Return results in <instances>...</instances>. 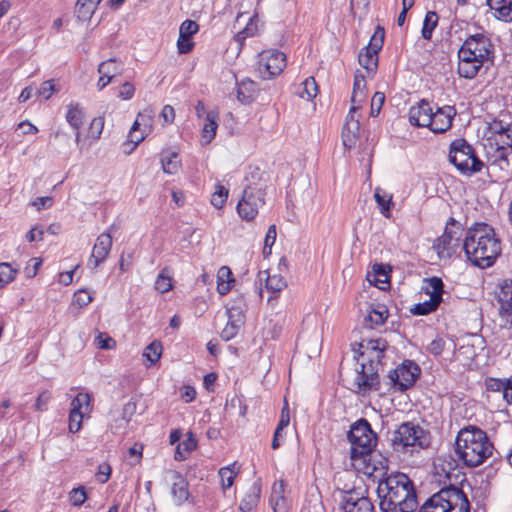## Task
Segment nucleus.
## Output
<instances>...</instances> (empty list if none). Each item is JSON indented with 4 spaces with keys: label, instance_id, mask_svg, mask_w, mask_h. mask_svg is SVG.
<instances>
[{
    "label": "nucleus",
    "instance_id": "nucleus-1",
    "mask_svg": "<svg viewBox=\"0 0 512 512\" xmlns=\"http://www.w3.org/2000/svg\"><path fill=\"white\" fill-rule=\"evenodd\" d=\"M377 496L381 512H414L418 507L414 483L404 473H392L381 479Z\"/></svg>",
    "mask_w": 512,
    "mask_h": 512
},
{
    "label": "nucleus",
    "instance_id": "nucleus-2",
    "mask_svg": "<svg viewBox=\"0 0 512 512\" xmlns=\"http://www.w3.org/2000/svg\"><path fill=\"white\" fill-rule=\"evenodd\" d=\"M463 249L467 259L482 269L491 267L502 252L501 240L485 222H476L466 230Z\"/></svg>",
    "mask_w": 512,
    "mask_h": 512
},
{
    "label": "nucleus",
    "instance_id": "nucleus-3",
    "mask_svg": "<svg viewBox=\"0 0 512 512\" xmlns=\"http://www.w3.org/2000/svg\"><path fill=\"white\" fill-rule=\"evenodd\" d=\"M359 349H365L359 352L360 357L367 356L361 364L360 371L357 372L355 385L357 392L366 395L371 392H378L379 395H387L385 392V378L380 380V372L383 371L382 359L388 347V343L383 338L363 340L358 344Z\"/></svg>",
    "mask_w": 512,
    "mask_h": 512
},
{
    "label": "nucleus",
    "instance_id": "nucleus-4",
    "mask_svg": "<svg viewBox=\"0 0 512 512\" xmlns=\"http://www.w3.org/2000/svg\"><path fill=\"white\" fill-rule=\"evenodd\" d=\"M495 46L486 32L469 35L458 50V74L473 79L485 63L493 64Z\"/></svg>",
    "mask_w": 512,
    "mask_h": 512
},
{
    "label": "nucleus",
    "instance_id": "nucleus-5",
    "mask_svg": "<svg viewBox=\"0 0 512 512\" xmlns=\"http://www.w3.org/2000/svg\"><path fill=\"white\" fill-rule=\"evenodd\" d=\"M455 452L468 467H477L489 457H493L494 460L497 456L500 457L487 433L476 426H468L459 431L455 441Z\"/></svg>",
    "mask_w": 512,
    "mask_h": 512
},
{
    "label": "nucleus",
    "instance_id": "nucleus-6",
    "mask_svg": "<svg viewBox=\"0 0 512 512\" xmlns=\"http://www.w3.org/2000/svg\"><path fill=\"white\" fill-rule=\"evenodd\" d=\"M418 512H470V502L462 489L450 484L428 498Z\"/></svg>",
    "mask_w": 512,
    "mask_h": 512
},
{
    "label": "nucleus",
    "instance_id": "nucleus-7",
    "mask_svg": "<svg viewBox=\"0 0 512 512\" xmlns=\"http://www.w3.org/2000/svg\"><path fill=\"white\" fill-rule=\"evenodd\" d=\"M348 440L351 443V459L366 462L377 444V434L372 430L367 419L360 418L351 426Z\"/></svg>",
    "mask_w": 512,
    "mask_h": 512
},
{
    "label": "nucleus",
    "instance_id": "nucleus-8",
    "mask_svg": "<svg viewBox=\"0 0 512 512\" xmlns=\"http://www.w3.org/2000/svg\"><path fill=\"white\" fill-rule=\"evenodd\" d=\"M449 161L460 173L468 176L480 172L484 166L475 149L463 138L455 139L450 144Z\"/></svg>",
    "mask_w": 512,
    "mask_h": 512
},
{
    "label": "nucleus",
    "instance_id": "nucleus-9",
    "mask_svg": "<svg viewBox=\"0 0 512 512\" xmlns=\"http://www.w3.org/2000/svg\"><path fill=\"white\" fill-rule=\"evenodd\" d=\"M391 443L396 451H405L407 447L425 449L431 443V435L420 425L404 422L393 432Z\"/></svg>",
    "mask_w": 512,
    "mask_h": 512
},
{
    "label": "nucleus",
    "instance_id": "nucleus-10",
    "mask_svg": "<svg viewBox=\"0 0 512 512\" xmlns=\"http://www.w3.org/2000/svg\"><path fill=\"white\" fill-rule=\"evenodd\" d=\"M420 367L411 360H405L385 377V392H405L413 387L420 375Z\"/></svg>",
    "mask_w": 512,
    "mask_h": 512
},
{
    "label": "nucleus",
    "instance_id": "nucleus-11",
    "mask_svg": "<svg viewBox=\"0 0 512 512\" xmlns=\"http://www.w3.org/2000/svg\"><path fill=\"white\" fill-rule=\"evenodd\" d=\"M463 228L460 222L450 217L445 226L444 233L433 243L439 258H450L460 246V236Z\"/></svg>",
    "mask_w": 512,
    "mask_h": 512
},
{
    "label": "nucleus",
    "instance_id": "nucleus-12",
    "mask_svg": "<svg viewBox=\"0 0 512 512\" xmlns=\"http://www.w3.org/2000/svg\"><path fill=\"white\" fill-rule=\"evenodd\" d=\"M384 38V28L377 26L368 45L359 53L358 62L368 74H374L377 70L378 53L383 47Z\"/></svg>",
    "mask_w": 512,
    "mask_h": 512
},
{
    "label": "nucleus",
    "instance_id": "nucleus-13",
    "mask_svg": "<svg viewBox=\"0 0 512 512\" xmlns=\"http://www.w3.org/2000/svg\"><path fill=\"white\" fill-rule=\"evenodd\" d=\"M264 190L257 186H246L241 200L237 204V212L245 221H252L258 209L264 204Z\"/></svg>",
    "mask_w": 512,
    "mask_h": 512
},
{
    "label": "nucleus",
    "instance_id": "nucleus-14",
    "mask_svg": "<svg viewBox=\"0 0 512 512\" xmlns=\"http://www.w3.org/2000/svg\"><path fill=\"white\" fill-rule=\"evenodd\" d=\"M286 67V55L278 50L263 51L259 59V71L264 79L279 75Z\"/></svg>",
    "mask_w": 512,
    "mask_h": 512
},
{
    "label": "nucleus",
    "instance_id": "nucleus-15",
    "mask_svg": "<svg viewBox=\"0 0 512 512\" xmlns=\"http://www.w3.org/2000/svg\"><path fill=\"white\" fill-rule=\"evenodd\" d=\"M340 510L342 512H375V507L369 497L353 489L344 495Z\"/></svg>",
    "mask_w": 512,
    "mask_h": 512
},
{
    "label": "nucleus",
    "instance_id": "nucleus-16",
    "mask_svg": "<svg viewBox=\"0 0 512 512\" xmlns=\"http://www.w3.org/2000/svg\"><path fill=\"white\" fill-rule=\"evenodd\" d=\"M114 229V225H111L107 232L102 233L96 239V243L94 244L92 254L88 261V265L91 266L92 269L97 268L108 256L112 247L111 233Z\"/></svg>",
    "mask_w": 512,
    "mask_h": 512
},
{
    "label": "nucleus",
    "instance_id": "nucleus-17",
    "mask_svg": "<svg viewBox=\"0 0 512 512\" xmlns=\"http://www.w3.org/2000/svg\"><path fill=\"white\" fill-rule=\"evenodd\" d=\"M456 109L454 106L445 105L438 108L433 114L427 127L434 133H444L449 130L452 126V121L456 115Z\"/></svg>",
    "mask_w": 512,
    "mask_h": 512
},
{
    "label": "nucleus",
    "instance_id": "nucleus-18",
    "mask_svg": "<svg viewBox=\"0 0 512 512\" xmlns=\"http://www.w3.org/2000/svg\"><path fill=\"white\" fill-rule=\"evenodd\" d=\"M169 475L171 481V495L173 501L175 505L180 506L186 501H188L190 496L188 489V481L181 473L175 470L169 471Z\"/></svg>",
    "mask_w": 512,
    "mask_h": 512
},
{
    "label": "nucleus",
    "instance_id": "nucleus-19",
    "mask_svg": "<svg viewBox=\"0 0 512 512\" xmlns=\"http://www.w3.org/2000/svg\"><path fill=\"white\" fill-rule=\"evenodd\" d=\"M199 31V25L193 20H185L179 28L177 48L180 54H187L192 51L194 42L192 36Z\"/></svg>",
    "mask_w": 512,
    "mask_h": 512
},
{
    "label": "nucleus",
    "instance_id": "nucleus-20",
    "mask_svg": "<svg viewBox=\"0 0 512 512\" xmlns=\"http://www.w3.org/2000/svg\"><path fill=\"white\" fill-rule=\"evenodd\" d=\"M433 114V109L430 103L422 99L416 105H413L409 109V122L411 125L416 127H427L431 124L430 118Z\"/></svg>",
    "mask_w": 512,
    "mask_h": 512
},
{
    "label": "nucleus",
    "instance_id": "nucleus-21",
    "mask_svg": "<svg viewBox=\"0 0 512 512\" xmlns=\"http://www.w3.org/2000/svg\"><path fill=\"white\" fill-rule=\"evenodd\" d=\"M512 154V149L506 146H497L492 142L487 150V158L491 165L499 166L500 169H506L509 166L508 157Z\"/></svg>",
    "mask_w": 512,
    "mask_h": 512
},
{
    "label": "nucleus",
    "instance_id": "nucleus-22",
    "mask_svg": "<svg viewBox=\"0 0 512 512\" xmlns=\"http://www.w3.org/2000/svg\"><path fill=\"white\" fill-rule=\"evenodd\" d=\"M499 314L506 324L512 326V280L501 288L499 293Z\"/></svg>",
    "mask_w": 512,
    "mask_h": 512
},
{
    "label": "nucleus",
    "instance_id": "nucleus-23",
    "mask_svg": "<svg viewBox=\"0 0 512 512\" xmlns=\"http://www.w3.org/2000/svg\"><path fill=\"white\" fill-rule=\"evenodd\" d=\"M261 490L262 487L260 481H255L241 499L239 510L241 512H251L253 509H255L260 501Z\"/></svg>",
    "mask_w": 512,
    "mask_h": 512
},
{
    "label": "nucleus",
    "instance_id": "nucleus-24",
    "mask_svg": "<svg viewBox=\"0 0 512 512\" xmlns=\"http://www.w3.org/2000/svg\"><path fill=\"white\" fill-rule=\"evenodd\" d=\"M493 16L503 22H512V0H487Z\"/></svg>",
    "mask_w": 512,
    "mask_h": 512
},
{
    "label": "nucleus",
    "instance_id": "nucleus-25",
    "mask_svg": "<svg viewBox=\"0 0 512 512\" xmlns=\"http://www.w3.org/2000/svg\"><path fill=\"white\" fill-rule=\"evenodd\" d=\"M219 113L216 110H210L206 113L205 122L202 128V139L206 144L210 143L218 128Z\"/></svg>",
    "mask_w": 512,
    "mask_h": 512
},
{
    "label": "nucleus",
    "instance_id": "nucleus-26",
    "mask_svg": "<svg viewBox=\"0 0 512 512\" xmlns=\"http://www.w3.org/2000/svg\"><path fill=\"white\" fill-rule=\"evenodd\" d=\"M228 321L243 326L245 323V303L242 297L234 299L227 307Z\"/></svg>",
    "mask_w": 512,
    "mask_h": 512
},
{
    "label": "nucleus",
    "instance_id": "nucleus-27",
    "mask_svg": "<svg viewBox=\"0 0 512 512\" xmlns=\"http://www.w3.org/2000/svg\"><path fill=\"white\" fill-rule=\"evenodd\" d=\"M257 93V84L250 80L244 79L237 83V98L243 104L251 103Z\"/></svg>",
    "mask_w": 512,
    "mask_h": 512
},
{
    "label": "nucleus",
    "instance_id": "nucleus-28",
    "mask_svg": "<svg viewBox=\"0 0 512 512\" xmlns=\"http://www.w3.org/2000/svg\"><path fill=\"white\" fill-rule=\"evenodd\" d=\"M374 198L379 207L380 213L384 217L390 218L391 210L394 208L392 194L388 193L382 188L377 187L374 192Z\"/></svg>",
    "mask_w": 512,
    "mask_h": 512
},
{
    "label": "nucleus",
    "instance_id": "nucleus-29",
    "mask_svg": "<svg viewBox=\"0 0 512 512\" xmlns=\"http://www.w3.org/2000/svg\"><path fill=\"white\" fill-rule=\"evenodd\" d=\"M66 121L74 130H79L84 122V111L79 103L67 105Z\"/></svg>",
    "mask_w": 512,
    "mask_h": 512
},
{
    "label": "nucleus",
    "instance_id": "nucleus-30",
    "mask_svg": "<svg viewBox=\"0 0 512 512\" xmlns=\"http://www.w3.org/2000/svg\"><path fill=\"white\" fill-rule=\"evenodd\" d=\"M360 122L359 121H345L342 129L343 144L345 147L351 148L355 145L359 136Z\"/></svg>",
    "mask_w": 512,
    "mask_h": 512
},
{
    "label": "nucleus",
    "instance_id": "nucleus-31",
    "mask_svg": "<svg viewBox=\"0 0 512 512\" xmlns=\"http://www.w3.org/2000/svg\"><path fill=\"white\" fill-rule=\"evenodd\" d=\"M388 317V309L385 305H376V307H372L369 311L368 315L365 317V323L370 328L373 326H378L384 324L385 320Z\"/></svg>",
    "mask_w": 512,
    "mask_h": 512
},
{
    "label": "nucleus",
    "instance_id": "nucleus-32",
    "mask_svg": "<svg viewBox=\"0 0 512 512\" xmlns=\"http://www.w3.org/2000/svg\"><path fill=\"white\" fill-rule=\"evenodd\" d=\"M162 169L167 174H175L180 168L178 153L163 151L160 158Z\"/></svg>",
    "mask_w": 512,
    "mask_h": 512
},
{
    "label": "nucleus",
    "instance_id": "nucleus-33",
    "mask_svg": "<svg viewBox=\"0 0 512 512\" xmlns=\"http://www.w3.org/2000/svg\"><path fill=\"white\" fill-rule=\"evenodd\" d=\"M91 397L88 393H78L71 401V413L86 414L91 410L90 407Z\"/></svg>",
    "mask_w": 512,
    "mask_h": 512
},
{
    "label": "nucleus",
    "instance_id": "nucleus-34",
    "mask_svg": "<svg viewBox=\"0 0 512 512\" xmlns=\"http://www.w3.org/2000/svg\"><path fill=\"white\" fill-rule=\"evenodd\" d=\"M425 292L430 295L431 298L437 299L442 302V295L444 293V283L441 278L433 276L425 279Z\"/></svg>",
    "mask_w": 512,
    "mask_h": 512
},
{
    "label": "nucleus",
    "instance_id": "nucleus-35",
    "mask_svg": "<svg viewBox=\"0 0 512 512\" xmlns=\"http://www.w3.org/2000/svg\"><path fill=\"white\" fill-rule=\"evenodd\" d=\"M238 473L239 467H237L236 462L219 469L221 485L224 490L230 488L233 485L234 479Z\"/></svg>",
    "mask_w": 512,
    "mask_h": 512
},
{
    "label": "nucleus",
    "instance_id": "nucleus-36",
    "mask_svg": "<svg viewBox=\"0 0 512 512\" xmlns=\"http://www.w3.org/2000/svg\"><path fill=\"white\" fill-rule=\"evenodd\" d=\"M438 14L435 11H428L425 15L421 30L422 38L431 40L434 29L438 25Z\"/></svg>",
    "mask_w": 512,
    "mask_h": 512
},
{
    "label": "nucleus",
    "instance_id": "nucleus-37",
    "mask_svg": "<svg viewBox=\"0 0 512 512\" xmlns=\"http://www.w3.org/2000/svg\"><path fill=\"white\" fill-rule=\"evenodd\" d=\"M298 95L306 100H312L318 94V85L313 77L306 78L298 88Z\"/></svg>",
    "mask_w": 512,
    "mask_h": 512
},
{
    "label": "nucleus",
    "instance_id": "nucleus-38",
    "mask_svg": "<svg viewBox=\"0 0 512 512\" xmlns=\"http://www.w3.org/2000/svg\"><path fill=\"white\" fill-rule=\"evenodd\" d=\"M120 70V64L114 58L103 61L98 66V73L100 75L110 77L112 80L116 74L120 73Z\"/></svg>",
    "mask_w": 512,
    "mask_h": 512
},
{
    "label": "nucleus",
    "instance_id": "nucleus-39",
    "mask_svg": "<svg viewBox=\"0 0 512 512\" xmlns=\"http://www.w3.org/2000/svg\"><path fill=\"white\" fill-rule=\"evenodd\" d=\"M440 303L441 302L438 301L437 299H435V297L434 298L430 297L429 300L416 304L411 311L414 315H419V316L428 315V314L436 311V309L438 308Z\"/></svg>",
    "mask_w": 512,
    "mask_h": 512
},
{
    "label": "nucleus",
    "instance_id": "nucleus-40",
    "mask_svg": "<svg viewBox=\"0 0 512 512\" xmlns=\"http://www.w3.org/2000/svg\"><path fill=\"white\" fill-rule=\"evenodd\" d=\"M96 8V6L88 3L85 0H77L75 13L79 20L86 21L90 19Z\"/></svg>",
    "mask_w": 512,
    "mask_h": 512
},
{
    "label": "nucleus",
    "instance_id": "nucleus-41",
    "mask_svg": "<svg viewBox=\"0 0 512 512\" xmlns=\"http://www.w3.org/2000/svg\"><path fill=\"white\" fill-rule=\"evenodd\" d=\"M162 344L160 341H153L144 350L143 356L151 363L155 364L161 357Z\"/></svg>",
    "mask_w": 512,
    "mask_h": 512
},
{
    "label": "nucleus",
    "instance_id": "nucleus-42",
    "mask_svg": "<svg viewBox=\"0 0 512 512\" xmlns=\"http://www.w3.org/2000/svg\"><path fill=\"white\" fill-rule=\"evenodd\" d=\"M155 289L160 293H166L172 289V279L168 273V268H164L157 276Z\"/></svg>",
    "mask_w": 512,
    "mask_h": 512
},
{
    "label": "nucleus",
    "instance_id": "nucleus-43",
    "mask_svg": "<svg viewBox=\"0 0 512 512\" xmlns=\"http://www.w3.org/2000/svg\"><path fill=\"white\" fill-rule=\"evenodd\" d=\"M18 270L13 268L10 263H0V288L12 282Z\"/></svg>",
    "mask_w": 512,
    "mask_h": 512
},
{
    "label": "nucleus",
    "instance_id": "nucleus-44",
    "mask_svg": "<svg viewBox=\"0 0 512 512\" xmlns=\"http://www.w3.org/2000/svg\"><path fill=\"white\" fill-rule=\"evenodd\" d=\"M510 385L509 379H490L487 382V390L490 392H498L501 394L502 398L506 401V390L508 391V387Z\"/></svg>",
    "mask_w": 512,
    "mask_h": 512
},
{
    "label": "nucleus",
    "instance_id": "nucleus-45",
    "mask_svg": "<svg viewBox=\"0 0 512 512\" xmlns=\"http://www.w3.org/2000/svg\"><path fill=\"white\" fill-rule=\"evenodd\" d=\"M286 285V280L281 275H267L266 277V288L273 293L282 291Z\"/></svg>",
    "mask_w": 512,
    "mask_h": 512
},
{
    "label": "nucleus",
    "instance_id": "nucleus-46",
    "mask_svg": "<svg viewBox=\"0 0 512 512\" xmlns=\"http://www.w3.org/2000/svg\"><path fill=\"white\" fill-rule=\"evenodd\" d=\"M228 197V189L222 186L221 184L216 185V190L212 195L211 204L217 208L221 209Z\"/></svg>",
    "mask_w": 512,
    "mask_h": 512
},
{
    "label": "nucleus",
    "instance_id": "nucleus-47",
    "mask_svg": "<svg viewBox=\"0 0 512 512\" xmlns=\"http://www.w3.org/2000/svg\"><path fill=\"white\" fill-rule=\"evenodd\" d=\"M87 499V494L84 486L73 488L69 493V500L72 506L80 507Z\"/></svg>",
    "mask_w": 512,
    "mask_h": 512
},
{
    "label": "nucleus",
    "instance_id": "nucleus-48",
    "mask_svg": "<svg viewBox=\"0 0 512 512\" xmlns=\"http://www.w3.org/2000/svg\"><path fill=\"white\" fill-rule=\"evenodd\" d=\"M488 130L491 133L490 138H495L498 135L502 134L503 132H512V125L504 123L501 120H494L492 123L489 124Z\"/></svg>",
    "mask_w": 512,
    "mask_h": 512
},
{
    "label": "nucleus",
    "instance_id": "nucleus-49",
    "mask_svg": "<svg viewBox=\"0 0 512 512\" xmlns=\"http://www.w3.org/2000/svg\"><path fill=\"white\" fill-rule=\"evenodd\" d=\"M258 26L257 21L254 18H250L245 28L236 34V39L239 42L244 41L247 37H252L257 33Z\"/></svg>",
    "mask_w": 512,
    "mask_h": 512
},
{
    "label": "nucleus",
    "instance_id": "nucleus-50",
    "mask_svg": "<svg viewBox=\"0 0 512 512\" xmlns=\"http://www.w3.org/2000/svg\"><path fill=\"white\" fill-rule=\"evenodd\" d=\"M385 102V94L383 92H375L371 100V111L370 115L376 117L379 115L382 106Z\"/></svg>",
    "mask_w": 512,
    "mask_h": 512
},
{
    "label": "nucleus",
    "instance_id": "nucleus-51",
    "mask_svg": "<svg viewBox=\"0 0 512 512\" xmlns=\"http://www.w3.org/2000/svg\"><path fill=\"white\" fill-rule=\"evenodd\" d=\"M276 236H277L276 226L274 224L270 225L266 232V236L264 239V249H263L264 254L271 253V247L274 245V243L276 241Z\"/></svg>",
    "mask_w": 512,
    "mask_h": 512
},
{
    "label": "nucleus",
    "instance_id": "nucleus-52",
    "mask_svg": "<svg viewBox=\"0 0 512 512\" xmlns=\"http://www.w3.org/2000/svg\"><path fill=\"white\" fill-rule=\"evenodd\" d=\"M58 88L54 84V80L44 81L38 89V95L42 96L45 100H48L53 93L57 92Z\"/></svg>",
    "mask_w": 512,
    "mask_h": 512
},
{
    "label": "nucleus",
    "instance_id": "nucleus-53",
    "mask_svg": "<svg viewBox=\"0 0 512 512\" xmlns=\"http://www.w3.org/2000/svg\"><path fill=\"white\" fill-rule=\"evenodd\" d=\"M270 505L273 512H288L289 501L285 496H279L278 498H270Z\"/></svg>",
    "mask_w": 512,
    "mask_h": 512
},
{
    "label": "nucleus",
    "instance_id": "nucleus-54",
    "mask_svg": "<svg viewBox=\"0 0 512 512\" xmlns=\"http://www.w3.org/2000/svg\"><path fill=\"white\" fill-rule=\"evenodd\" d=\"M241 327L242 326H240V325H236L235 323L227 321L226 326L221 331V338L224 341L231 340L232 338H234L237 335V333L239 332Z\"/></svg>",
    "mask_w": 512,
    "mask_h": 512
},
{
    "label": "nucleus",
    "instance_id": "nucleus-55",
    "mask_svg": "<svg viewBox=\"0 0 512 512\" xmlns=\"http://www.w3.org/2000/svg\"><path fill=\"white\" fill-rule=\"evenodd\" d=\"M51 392L48 390L43 391L39 394L34 404V407L37 411L43 412L47 410V405L51 400Z\"/></svg>",
    "mask_w": 512,
    "mask_h": 512
},
{
    "label": "nucleus",
    "instance_id": "nucleus-56",
    "mask_svg": "<svg viewBox=\"0 0 512 512\" xmlns=\"http://www.w3.org/2000/svg\"><path fill=\"white\" fill-rule=\"evenodd\" d=\"M104 127V119L102 117L94 118L90 123V133L93 139L97 140L100 138Z\"/></svg>",
    "mask_w": 512,
    "mask_h": 512
},
{
    "label": "nucleus",
    "instance_id": "nucleus-57",
    "mask_svg": "<svg viewBox=\"0 0 512 512\" xmlns=\"http://www.w3.org/2000/svg\"><path fill=\"white\" fill-rule=\"evenodd\" d=\"M84 414L69 413V431L71 433L78 432L82 427Z\"/></svg>",
    "mask_w": 512,
    "mask_h": 512
},
{
    "label": "nucleus",
    "instance_id": "nucleus-58",
    "mask_svg": "<svg viewBox=\"0 0 512 512\" xmlns=\"http://www.w3.org/2000/svg\"><path fill=\"white\" fill-rule=\"evenodd\" d=\"M111 466L108 463H102L98 466L97 479L100 483H106L111 476Z\"/></svg>",
    "mask_w": 512,
    "mask_h": 512
},
{
    "label": "nucleus",
    "instance_id": "nucleus-59",
    "mask_svg": "<svg viewBox=\"0 0 512 512\" xmlns=\"http://www.w3.org/2000/svg\"><path fill=\"white\" fill-rule=\"evenodd\" d=\"M445 347V341L443 338H436L432 340L429 345L427 346V350L429 353L438 356L440 355Z\"/></svg>",
    "mask_w": 512,
    "mask_h": 512
},
{
    "label": "nucleus",
    "instance_id": "nucleus-60",
    "mask_svg": "<svg viewBox=\"0 0 512 512\" xmlns=\"http://www.w3.org/2000/svg\"><path fill=\"white\" fill-rule=\"evenodd\" d=\"M91 294L86 290H79L74 294V301L80 307L87 306L92 301Z\"/></svg>",
    "mask_w": 512,
    "mask_h": 512
},
{
    "label": "nucleus",
    "instance_id": "nucleus-61",
    "mask_svg": "<svg viewBox=\"0 0 512 512\" xmlns=\"http://www.w3.org/2000/svg\"><path fill=\"white\" fill-rule=\"evenodd\" d=\"M372 269H373L374 275L376 277V281L381 282V283H385L388 281V274H387L386 266H384L381 263H375L373 265Z\"/></svg>",
    "mask_w": 512,
    "mask_h": 512
},
{
    "label": "nucleus",
    "instance_id": "nucleus-62",
    "mask_svg": "<svg viewBox=\"0 0 512 512\" xmlns=\"http://www.w3.org/2000/svg\"><path fill=\"white\" fill-rule=\"evenodd\" d=\"M134 93H135L134 85L130 82H125L122 84V86L119 90L118 97H120L123 100H129L133 97Z\"/></svg>",
    "mask_w": 512,
    "mask_h": 512
},
{
    "label": "nucleus",
    "instance_id": "nucleus-63",
    "mask_svg": "<svg viewBox=\"0 0 512 512\" xmlns=\"http://www.w3.org/2000/svg\"><path fill=\"white\" fill-rule=\"evenodd\" d=\"M494 140V145L506 146L512 149V132H503L502 134L495 137Z\"/></svg>",
    "mask_w": 512,
    "mask_h": 512
},
{
    "label": "nucleus",
    "instance_id": "nucleus-64",
    "mask_svg": "<svg viewBox=\"0 0 512 512\" xmlns=\"http://www.w3.org/2000/svg\"><path fill=\"white\" fill-rule=\"evenodd\" d=\"M229 281V283L234 282V278L232 277V272L229 267L222 266L217 273V282H225Z\"/></svg>",
    "mask_w": 512,
    "mask_h": 512
}]
</instances>
